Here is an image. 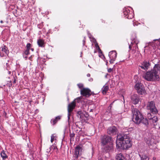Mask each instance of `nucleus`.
I'll return each mask as SVG.
<instances>
[{
	"mask_svg": "<svg viewBox=\"0 0 160 160\" xmlns=\"http://www.w3.org/2000/svg\"><path fill=\"white\" fill-rule=\"evenodd\" d=\"M131 99L132 102L134 104H137L139 101V97L137 94H134L132 95Z\"/></svg>",
	"mask_w": 160,
	"mask_h": 160,
	"instance_id": "2eb2a0df",
	"label": "nucleus"
},
{
	"mask_svg": "<svg viewBox=\"0 0 160 160\" xmlns=\"http://www.w3.org/2000/svg\"><path fill=\"white\" fill-rule=\"evenodd\" d=\"M117 138L118 140L117 141H118V142H121L125 139L130 138L128 133L120 134L117 135Z\"/></svg>",
	"mask_w": 160,
	"mask_h": 160,
	"instance_id": "1a4fd4ad",
	"label": "nucleus"
},
{
	"mask_svg": "<svg viewBox=\"0 0 160 160\" xmlns=\"http://www.w3.org/2000/svg\"><path fill=\"white\" fill-rule=\"evenodd\" d=\"M37 43L39 47H43L45 46L44 41L42 39H38L37 41Z\"/></svg>",
	"mask_w": 160,
	"mask_h": 160,
	"instance_id": "6ab92c4d",
	"label": "nucleus"
},
{
	"mask_svg": "<svg viewBox=\"0 0 160 160\" xmlns=\"http://www.w3.org/2000/svg\"><path fill=\"white\" fill-rule=\"evenodd\" d=\"M82 114V112L81 111H78L77 113V115L78 117H79L80 118H81V114Z\"/></svg>",
	"mask_w": 160,
	"mask_h": 160,
	"instance_id": "bb28decb",
	"label": "nucleus"
},
{
	"mask_svg": "<svg viewBox=\"0 0 160 160\" xmlns=\"http://www.w3.org/2000/svg\"><path fill=\"white\" fill-rule=\"evenodd\" d=\"M61 118V116H58L57 117L54 119H52L51 120V122H53V124H55L58 120H59Z\"/></svg>",
	"mask_w": 160,
	"mask_h": 160,
	"instance_id": "b1692460",
	"label": "nucleus"
},
{
	"mask_svg": "<svg viewBox=\"0 0 160 160\" xmlns=\"http://www.w3.org/2000/svg\"><path fill=\"white\" fill-rule=\"evenodd\" d=\"M150 65V63L149 61H144L139 67L142 69L147 71L149 68Z\"/></svg>",
	"mask_w": 160,
	"mask_h": 160,
	"instance_id": "f8f14e48",
	"label": "nucleus"
},
{
	"mask_svg": "<svg viewBox=\"0 0 160 160\" xmlns=\"http://www.w3.org/2000/svg\"><path fill=\"white\" fill-rule=\"evenodd\" d=\"M108 134L110 135H115L117 133V129L115 126H112L108 128L107 130Z\"/></svg>",
	"mask_w": 160,
	"mask_h": 160,
	"instance_id": "9b49d317",
	"label": "nucleus"
},
{
	"mask_svg": "<svg viewBox=\"0 0 160 160\" xmlns=\"http://www.w3.org/2000/svg\"><path fill=\"white\" fill-rule=\"evenodd\" d=\"M8 51L7 50V48L5 46L3 47H1L0 48V55L2 57L4 55H6L8 54Z\"/></svg>",
	"mask_w": 160,
	"mask_h": 160,
	"instance_id": "dca6fc26",
	"label": "nucleus"
},
{
	"mask_svg": "<svg viewBox=\"0 0 160 160\" xmlns=\"http://www.w3.org/2000/svg\"><path fill=\"white\" fill-rule=\"evenodd\" d=\"M141 160H149V158L145 154H139Z\"/></svg>",
	"mask_w": 160,
	"mask_h": 160,
	"instance_id": "412c9836",
	"label": "nucleus"
},
{
	"mask_svg": "<svg viewBox=\"0 0 160 160\" xmlns=\"http://www.w3.org/2000/svg\"><path fill=\"white\" fill-rule=\"evenodd\" d=\"M132 121L136 124H139L142 123L146 126L148 124V121L146 118H144L142 113L139 111L133 106L132 107Z\"/></svg>",
	"mask_w": 160,
	"mask_h": 160,
	"instance_id": "f257e3e1",
	"label": "nucleus"
},
{
	"mask_svg": "<svg viewBox=\"0 0 160 160\" xmlns=\"http://www.w3.org/2000/svg\"><path fill=\"white\" fill-rule=\"evenodd\" d=\"M133 43V42H131V44H132V43Z\"/></svg>",
	"mask_w": 160,
	"mask_h": 160,
	"instance_id": "8fccbe9b",
	"label": "nucleus"
},
{
	"mask_svg": "<svg viewBox=\"0 0 160 160\" xmlns=\"http://www.w3.org/2000/svg\"><path fill=\"white\" fill-rule=\"evenodd\" d=\"M27 55H24V54H23V57L25 58H27Z\"/></svg>",
	"mask_w": 160,
	"mask_h": 160,
	"instance_id": "72a5a7b5",
	"label": "nucleus"
},
{
	"mask_svg": "<svg viewBox=\"0 0 160 160\" xmlns=\"http://www.w3.org/2000/svg\"><path fill=\"white\" fill-rule=\"evenodd\" d=\"M151 113H148V117L149 119L150 120L151 122L152 123L156 122L158 120L157 117V116H155L152 117H151Z\"/></svg>",
	"mask_w": 160,
	"mask_h": 160,
	"instance_id": "f3484780",
	"label": "nucleus"
},
{
	"mask_svg": "<svg viewBox=\"0 0 160 160\" xmlns=\"http://www.w3.org/2000/svg\"><path fill=\"white\" fill-rule=\"evenodd\" d=\"M14 81H13V83H16V79L15 78H14Z\"/></svg>",
	"mask_w": 160,
	"mask_h": 160,
	"instance_id": "58836bf2",
	"label": "nucleus"
},
{
	"mask_svg": "<svg viewBox=\"0 0 160 160\" xmlns=\"http://www.w3.org/2000/svg\"><path fill=\"white\" fill-rule=\"evenodd\" d=\"M99 160H102V159H100Z\"/></svg>",
	"mask_w": 160,
	"mask_h": 160,
	"instance_id": "09e8293b",
	"label": "nucleus"
},
{
	"mask_svg": "<svg viewBox=\"0 0 160 160\" xmlns=\"http://www.w3.org/2000/svg\"><path fill=\"white\" fill-rule=\"evenodd\" d=\"M160 72L159 64L155 65L153 69L147 72L143 76V77L148 81L156 80L159 78V74Z\"/></svg>",
	"mask_w": 160,
	"mask_h": 160,
	"instance_id": "f03ea898",
	"label": "nucleus"
},
{
	"mask_svg": "<svg viewBox=\"0 0 160 160\" xmlns=\"http://www.w3.org/2000/svg\"><path fill=\"white\" fill-rule=\"evenodd\" d=\"M55 137V136H54V134H52L51 136V141L52 143L54 139V138Z\"/></svg>",
	"mask_w": 160,
	"mask_h": 160,
	"instance_id": "cd10ccee",
	"label": "nucleus"
},
{
	"mask_svg": "<svg viewBox=\"0 0 160 160\" xmlns=\"http://www.w3.org/2000/svg\"><path fill=\"white\" fill-rule=\"evenodd\" d=\"M1 156L3 160H5L8 158V156L6 155L5 151L3 150L1 153Z\"/></svg>",
	"mask_w": 160,
	"mask_h": 160,
	"instance_id": "4be33fe9",
	"label": "nucleus"
},
{
	"mask_svg": "<svg viewBox=\"0 0 160 160\" xmlns=\"http://www.w3.org/2000/svg\"><path fill=\"white\" fill-rule=\"evenodd\" d=\"M138 43H136V48H138V47L137 46V44Z\"/></svg>",
	"mask_w": 160,
	"mask_h": 160,
	"instance_id": "a18cd8bd",
	"label": "nucleus"
},
{
	"mask_svg": "<svg viewBox=\"0 0 160 160\" xmlns=\"http://www.w3.org/2000/svg\"><path fill=\"white\" fill-rule=\"evenodd\" d=\"M105 145L106 146L104 147V149L105 151L108 152L112 149L113 146L112 143H110L109 144Z\"/></svg>",
	"mask_w": 160,
	"mask_h": 160,
	"instance_id": "a211bd4d",
	"label": "nucleus"
},
{
	"mask_svg": "<svg viewBox=\"0 0 160 160\" xmlns=\"http://www.w3.org/2000/svg\"><path fill=\"white\" fill-rule=\"evenodd\" d=\"M31 50L32 51H34V49L33 48H31Z\"/></svg>",
	"mask_w": 160,
	"mask_h": 160,
	"instance_id": "a19ab883",
	"label": "nucleus"
},
{
	"mask_svg": "<svg viewBox=\"0 0 160 160\" xmlns=\"http://www.w3.org/2000/svg\"><path fill=\"white\" fill-rule=\"evenodd\" d=\"M82 149L81 147L79 146H78L75 148L74 153L73 155V157L76 158H77L81 155V152Z\"/></svg>",
	"mask_w": 160,
	"mask_h": 160,
	"instance_id": "ddd939ff",
	"label": "nucleus"
},
{
	"mask_svg": "<svg viewBox=\"0 0 160 160\" xmlns=\"http://www.w3.org/2000/svg\"><path fill=\"white\" fill-rule=\"evenodd\" d=\"M117 146L118 148L122 147L123 148H130L132 146V143L130 139H128L123 140L121 142H118V141H116Z\"/></svg>",
	"mask_w": 160,
	"mask_h": 160,
	"instance_id": "7ed1b4c3",
	"label": "nucleus"
},
{
	"mask_svg": "<svg viewBox=\"0 0 160 160\" xmlns=\"http://www.w3.org/2000/svg\"><path fill=\"white\" fill-rule=\"evenodd\" d=\"M0 22L1 23H2L3 22V21L2 20H1L0 21Z\"/></svg>",
	"mask_w": 160,
	"mask_h": 160,
	"instance_id": "37998d69",
	"label": "nucleus"
},
{
	"mask_svg": "<svg viewBox=\"0 0 160 160\" xmlns=\"http://www.w3.org/2000/svg\"><path fill=\"white\" fill-rule=\"evenodd\" d=\"M23 54L26 55H28L29 54V50L28 49H26L23 52Z\"/></svg>",
	"mask_w": 160,
	"mask_h": 160,
	"instance_id": "a878e982",
	"label": "nucleus"
},
{
	"mask_svg": "<svg viewBox=\"0 0 160 160\" xmlns=\"http://www.w3.org/2000/svg\"><path fill=\"white\" fill-rule=\"evenodd\" d=\"M79 100L80 98H76L75 100L73 101L71 103L69 104L68 106V119L69 120L70 119L71 115L70 113L73 111L76 106L75 100Z\"/></svg>",
	"mask_w": 160,
	"mask_h": 160,
	"instance_id": "423d86ee",
	"label": "nucleus"
},
{
	"mask_svg": "<svg viewBox=\"0 0 160 160\" xmlns=\"http://www.w3.org/2000/svg\"><path fill=\"white\" fill-rule=\"evenodd\" d=\"M54 149H56H56H57V147H56L55 146H54Z\"/></svg>",
	"mask_w": 160,
	"mask_h": 160,
	"instance_id": "79ce46f5",
	"label": "nucleus"
},
{
	"mask_svg": "<svg viewBox=\"0 0 160 160\" xmlns=\"http://www.w3.org/2000/svg\"><path fill=\"white\" fill-rule=\"evenodd\" d=\"M158 40V39H156L154 40L153 41V42H149V45H152L153 44H152L154 42V41H155L156 40Z\"/></svg>",
	"mask_w": 160,
	"mask_h": 160,
	"instance_id": "7c9ffc66",
	"label": "nucleus"
},
{
	"mask_svg": "<svg viewBox=\"0 0 160 160\" xmlns=\"http://www.w3.org/2000/svg\"><path fill=\"white\" fill-rule=\"evenodd\" d=\"M83 45H84L85 44V40H83Z\"/></svg>",
	"mask_w": 160,
	"mask_h": 160,
	"instance_id": "e433bc0d",
	"label": "nucleus"
},
{
	"mask_svg": "<svg viewBox=\"0 0 160 160\" xmlns=\"http://www.w3.org/2000/svg\"><path fill=\"white\" fill-rule=\"evenodd\" d=\"M147 108L153 114H156L158 112V110L156 108L155 104L153 101H151L148 102L147 105Z\"/></svg>",
	"mask_w": 160,
	"mask_h": 160,
	"instance_id": "39448f33",
	"label": "nucleus"
},
{
	"mask_svg": "<svg viewBox=\"0 0 160 160\" xmlns=\"http://www.w3.org/2000/svg\"><path fill=\"white\" fill-rule=\"evenodd\" d=\"M112 140L111 137L105 135L102 136L101 138L102 142L103 145L112 143Z\"/></svg>",
	"mask_w": 160,
	"mask_h": 160,
	"instance_id": "6e6552de",
	"label": "nucleus"
},
{
	"mask_svg": "<svg viewBox=\"0 0 160 160\" xmlns=\"http://www.w3.org/2000/svg\"><path fill=\"white\" fill-rule=\"evenodd\" d=\"M131 45H129V48H130V49H131Z\"/></svg>",
	"mask_w": 160,
	"mask_h": 160,
	"instance_id": "4c0bfd02",
	"label": "nucleus"
},
{
	"mask_svg": "<svg viewBox=\"0 0 160 160\" xmlns=\"http://www.w3.org/2000/svg\"><path fill=\"white\" fill-rule=\"evenodd\" d=\"M31 46V44L30 43H28L27 44V46H26V47L27 48V49H28V50H30V49Z\"/></svg>",
	"mask_w": 160,
	"mask_h": 160,
	"instance_id": "c85d7f7f",
	"label": "nucleus"
},
{
	"mask_svg": "<svg viewBox=\"0 0 160 160\" xmlns=\"http://www.w3.org/2000/svg\"><path fill=\"white\" fill-rule=\"evenodd\" d=\"M109 88L108 86H104L102 88V92L103 94H105L108 90Z\"/></svg>",
	"mask_w": 160,
	"mask_h": 160,
	"instance_id": "5701e85b",
	"label": "nucleus"
},
{
	"mask_svg": "<svg viewBox=\"0 0 160 160\" xmlns=\"http://www.w3.org/2000/svg\"><path fill=\"white\" fill-rule=\"evenodd\" d=\"M75 134L74 133H71L70 132V141H73L74 138Z\"/></svg>",
	"mask_w": 160,
	"mask_h": 160,
	"instance_id": "393cba45",
	"label": "nucleus"
},
{
	"mask_svg": "<svg viewBox=\"0 0 160 160\" xmlns=\"http://www.w3.org/2000/svg\"><path fill=\"white\" fill-rule=\"evenodd\" d=\"M123 13L126 18L130 19L133 17L132 12L131 11L130 12V11L128 9H125L124 11H123Z\"/></svg>",
	"mask_w": 160,
	"mask_h": 160,
	"instance_id": "4468645a",
	"label": "nucleus"
},
{
	"mask_svg": "<svg viewBox=\"0 0 160 160\" xmlns=\"http://www.w3.org/2000/svg\"><path fill=\"white\" fill-rule=\"evenodd\" d=\"M117 160H126L122 153H119L117 155L116 157Z\"/></svg>",
	"mask_w": 160,
	"mask_h": 160,
	"instance_id": "aec40b11",
	"label": "nucleus"
},
{
	"mask_svg": "<svg viewBox=\"0 0 160 160\" xmlns=\"http://www.w3.org/2000/svg\"><path fill=\"white\" fill-rule=\"evenodd\" d=\"M80 92L82 95L86 97H88L92 94H94L93 92H92L88 88H83L81 90Z\"/></svg>",
	"mask_w": 160,
	"mask_h": 160,
	"instance_id": "0eeeda50",
	"label": "nucleus"
},
{
	"mask_svg": "<svg viewBox=\"0 0 160 160\" xmlns=\"http://www.w3.org/2000/svg\"><path fill=\"white\" fill-rule=\"evenodd\" d=\"M135 88L137 90L138 92L140 94L144 95L146 92L144 87L142 86V84L139 82L138 81L136 82Z\"/></svg>",
	"mask_w": 160,
	"mask_h": 160,
	"instance_id": "20e7f679",
	"label": "nucleus"
},
{
	"mask_svg": "<svg viewBox=\"0 0 160 160\" xmlns=\"http://www.w3.org/2000/svg\"><path fill=\"white\" fill-rule=\"evenodd\" d=\"M7 85L9 87H11L12 85L11 81H10L7 84Z\"/></svg>",
	"mask_w": 160,
	"mask_h": 160,
	"instance_id": "2f4dec72",
	"label": "nucleus"
},
{
	"mask_svg": "<svg viewBox=\"0 0 160 160\" xmlns=\"http://www.w3.org/2000/svg\"><path fill=\"white\" fill-rule=\"evenodd\" d=\"M113 102H113L110 105V107H111V105L112 104V103H113Z\"/></svg>",
	"mask_w": 160,
	"mask_h": 160,
	"instance_id": "c03bdc74",
	"label": "nucleus"
},
{
	"mask_svg": "<svg viewBox=\"0 0 160 160\" xmlns=\"http://www.w3.org/2000/svg\"><path fill=\"white\" fill-rule=\"evenodd\" d=\"M90 74L89 73H88L87 75V76L88 77H90Z\"/></svg>",
	"mask_w": 160,
	"mask_h": 160,
	"instance_id": "c9c22d12",
	"label": "nucleus"
},
{
	"mask_svg": "<svg viewBox=\"0 0 160 160\" xmlns=\"http://www.w3.org/2000/svg\"><path fill=\"white\" fill-rule=\"evenodd\" d=\"M117 53L115 51H112L109 52L108 55L110 59L109 62L110 63H113L117 57Z\"/></svg>",
	"mask_w": 160,
	"mask_h": 160,
	"instance_id": "9d476101",
	"label": "nucleus"
},
{
	"mask_svg": "<svg viewBox=\"0 0 160 160\" xmlns=\"http://www.w3.org/2000/svg\"><path fill=\"white\" fill-rule=\"evenodd\" d=\"M9 74H10L11 73V72L10 71H9Z\"/></svg>",
	"mask_w": 160,
	"mask_h": 160,
	"instance_id": "49530a36",
	"label": "nucleus"
},
{
	"mask_svg": "<svg viewBox=\"0 0 160 160\" xmlns=\"http://www.w3.org/2000/svg\"><path fill=\"white\" fill-rule=\"evenodd\" d=\"M97 45V46H98V49H99L100 50H100V48H99V47L98 46V45Z\"/></svg>",
	"mask_w": 160,
	"mask_h": 160,
	"instance_id": "ea45409f",
	"label": "nucleus"
},
{
	"mask_svg": "<svg viewBox=\"0 0 160 160\" xmlns=\"http://www.w3.org/2000/svg\"><path fill=\"white\" fill-rule=\"evenodd\" d=\"M77 85L79 88H81L83 86V84L81 83L78 84Z\"/></svg>",
	"mask_w": 160,
	"mask_h": 160,
	"instance_id": "c756f323",
	"label": "nucleus"
},
{
	"mask_svg": "<svg viewBox=\"0 0 160 160\" xmlns=\"http://www.w3.org/2000/svg\"><path fill=\"white\" fill-rule=\"evenodd\" d=\"M93 80V79L92 78H90L89 79V81L90 82H92Z\"/></svg>",
	"mask_w": 160,
	"mask_h": 160,
	"instance_id": "f704fd0d",
	"label": "nucleus"
},
{
	"mask_svg": "<svg viewBox=\"0 0 160 160\" xmlns=\"http://www.w3.org/2000/svg\"><path fill=\"white\" fill-rule=\"evenodd\" d=\"M88 67H89L91 68V67H90V66H89V65H88Z\"/></svg>",
	"mask_w": 160,
	"mask_h": 160,
	"instance_id": "de8ad7c7",
	"label": "nucleus"
},
{
	"mask_svg": "<svg viewBox=\"0 0 160 160\" xmlns=\"http://www.w3.org/2000/svg\"><path fill=\"white\" fill-rule=\"evenodd\" d=\"M112 69L111 68H109L108 69V72H111L112 71Z\"/></svg>",
	"mask_w": 160,
	"mask_h": 160,
	"instance_id": "473e14b6",
	"label": "nucleus"
}]
</instances>
